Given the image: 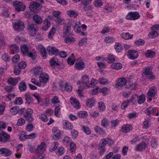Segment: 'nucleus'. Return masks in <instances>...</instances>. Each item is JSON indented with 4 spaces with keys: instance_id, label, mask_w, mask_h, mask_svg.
<instances>
[{
    "instance_id": "4c0bfd02",
    "label": "nucleus",
    "mask_w": 159,
    "mask_h": 159,
    "mask_svg": "<svg viewBox=\"0 0 159 159\" xmlns=\"http://www.w3.org/2000/svg\"><path fill=\"white\" fill-rule=\"evenodd\" d=\"M158 35V32L154 30H152V31L148 34L149 37L151 39L154 38L157 36Z\"/></svg>"
},
{
    "instance_id": "ddd939ff",
    "label": "nucleus",
    "mask_w": 159,
    "mask_h": 159,
    "mask_svg": "<svg viewBox=\"0 0 159 159\" xmlns=\"http://www.w3.org/2000/svg\"><path fill=\"white\" fill-rule=\"evenodd\" d=\"M47 50L51 55L53 54L57 55L59 53V50L54 47L49 46L47 48Z\"/></svg>"
},
{
    "instance_id": "5701e85b",
    "label": "nucleus",
    "mask_w": 159,
    "mask_h": 159,
    "mask_svg": "<svg viewBox=\"0 0 159 159\" xmlns=\"http://www.w3.org/2000/svg\"><path fill=\"white\" fill-rule=\"evenodd\" d=\"M51 25L50 21L47 19H45L43 21V25L42 28L43 30L46 31L48 30Z\"/></svg>"
},
{
    "instance_id": "a18cd8bd",
    "label": "nucleus",
    "mask_w": 159,
    "mask_h": 159,
    "mask_svg": "<svg viewBox=\"0 0 159 159\" xmlns=\"http://www.w3.org/2000/svg\"><path fill=\"white\" fill-rule=\"evenodd\" d=\"M65 152L64 148L62 147H59L57 149V151L56 152V155L58 156H60L63 155Z\"/></svg>"
},
{
    "instance_id": "ea45409f",
    "label": "nucleus",
    "mask_w": 159,
    "mask_h": 159,
    "mask_svg": "<svg viewBox=\"0 0 159 159\" xmlns=\"http://www.w3.org/2000/svg\"><path fill=\"white\" fill-rule=\"evenodd\" d=\"M42 69L41 67H38L34 68L33 72L36 75H41V74L42 73Z\"/></svg>"
},
{
    "instance_id": "c9c22d12",
    "label": "nucleus",
    "mask_w": 159,
    "mask_h": 159,
    "mask_svg": "<svg viewBox=\"0 0 159 159\" xmlns=\"http://www.w3.org/2000/svg\"><path fill=\"white\" fill-rule=\"evenodd\" d=\"M94 129L96 133L101 134H105V132L103 129L98 126H96L94 127Z\"/></svg>"
},
{
    "instance_id": "052dcab7",
    "label": "nucleus",
    "mask_w": 159,
    "mask_h": 159,
    "mask_svg": "<svg viewBox=\"0 0 159 159\" xmlns=\"http://www.w3.org/2000/svg\"><path fill=\"white\" fill-rule=\"evenodd\" d=\"M104 41L107 43H113L115 42L114 39L112 37L110 36L105 37Z\"/></svg>"
},
{
    "instance_id": "2eb2a0df",
    "label": "nucleus",
    "mask_w": 159,
    "mask_h": 159,
    "mask_svg": "<svg viewBox=\"0 0 159 159\" xmlns=\"http://www.w3.org/2000/svg\"><path fill=\"white\" fill-rule=\"evenodd\" d=\"M62 123L64 129H71L73 128L72 124L67 120H63Z\"/></svg>"
},
{
    "instance_id": "20e7f679",
    "label": "nucleus",
    "mask_w": 159,
    "mask_h": 159,
    "mask_svg": "<svg viewBox=\"0 0 159 159\" xmlns=\"http://www.w3.org/2000/svg\"><path fill=\"white\" fill-rule=\"evenodd\" d=\"M29 34L31 36H34L36 35L38 28L37 25L34 24H29L28 25Z\"/></svg>"
},
{
    "instance_id": "79ce46f5",
    "label": "nucleus",
    "mask_w": 159,
    "mask_h": 159,
    "mask_svg": "<svg viewBox=\"0 0 159 159\" xmlns=\"http://www.w3.org/2000/svg\"><path fill=\"white\" fill-rule=\"evenodd\" d=\"M105 146L103 145L101 143L98 145V149L100 150L99 154L100 155H103L105 151Z\"/></svg>"
},
{
    "instance_id": "f8f14e48",
    "label": "nucleus",
    "mask_w": 159,
    "mask_h": 159,
    "mask_svg": "<svg viewBox=\"0 0 159 159\" xmlns=\"http://www.w3.org/2000/svg\"><path fill=\"white\" fill-rule=\"evenodd\" d=\"M39 81L43 83H46L49 79V75L45 73H42L39 76Z\"/></svg>"
},
{
    "instance_id": "338daca9",
    "label": "nucleus",
    "mask_w": 159,
    "mask_h": 159,
    "mask_svg": "<svg viewBox=\"0 0 159 159\" xmlns=\"http://www.w3.org/2000/svg\"><path fill=\"white\" fill-rule=\"evenodd\" d=\"M151 143L152 147L156 148L157 146V140L155 139H152Z\"/></svg>"
},
{
    "instance_id": "a878e982",
    "label": "nucleus",
    "mask_w": 159,
    "mask_h": 159,
    "mask_svg": "<svg viewBox=\"0 0 159 159\" xmlns=\"http://www.w3.org/2000/svg\"><path fill=\"white\" fill-rule=\"evenodd\" d=\"M85 65L84 63L82 61L76 62L75 64V67L76 70H81L84 68Z\"/></svg>"
},
{
    "instance_id": "774afa93",
    "label": "nucleus",
    "mask_w": 159,
    "mask_h": 159,
    "mask_svg": "<svg viewBox=\"0 0 159 159\" xmlns=\"http://www.w3.org/2000/svg\"><path fill=\"white\" fill-rule=\"evenodd\" d=\"M60 108L59 106L56 107L54 109V115L57 117H59L60 116Z\"/></svg>"
},
{
    "instance_id": "9b49d317",
    "label": "nucleus",
    "mask_w": 159,
    "mask_h": 159,
    "mask_svg": "<svg viewBox=\"0 0 159 159\" xmlns=\"http://www.w3.org/2000/svg\"><path fill=\"white\" fill-rule=\"evenodd\" d=\"M0 154L2 156L8 157L11 156L12 152L10 150L6 148H0Z\"/></svg>"
},
{
    "instance_id": "69168bd1",
    "label": "nucleus",
    "mask_w": 159,
    "mask_h": 159,
    "mask_svg": "<svg viewBox=\"0 0 159 159\" xmlns=\"http://www.w3.org/2000/svg\"><path fill=\"white\" fill-rule=\"evenodd\" d=\"M26 66V62L24 61H21L18 64V67L20 69H24Z\"/></svg>"
},
{
    "instance_id": "c756f323",
    "label": "nucleus",
    "mask_w": 159,
    "mask_h": 159,
    "mask_svg": "<svg viewBox=\"0 0 159 159\" xmlns=\"http://www.w3.org/2000/svg\"><path fill=\"white\" fill-rule=\"evenodd\" d=\"M133 35H130L129 33H123L121 34V36L123 39L127 40L131 39L133 38Z\"/></svg>"
},
{
    "instance_id": "680f3d73",
    "label": "nucleus",
    "mask_w": 159,
    "mask_h": 159,
    "mask_svg": "<svg viewBox=\"0 0 159 159\" xmlns=\"http://www.w3.org/2000/svg\"><path fill=\"white\" fill-rule=\"evenodd\" d=\"M18 109V107L16 106L14 107L11 108L10 110V111L12 114L13 115H15L17 114Z\"/></svg>"
},
{
    "instance_id": "4468645a",
    "label": "nucleus",
    "mask_w": 159,
    "mask_h": 159,
    "mask_svg": "<svg viewBox=\"0 0 159 159\" xmlns=\"http://www.w3.org/2000/svg\"><path fill=\"white\" fill-rule=\"evenodd\" d=\"M147 146V145L146 143L142 142L139 143L136 146L135 150L137 151H143L145 150Z\"/></svg>"
},
{
    "instance_id": "49530a36",
    "label": "nucleus",
    "mask_w": 159,
    "mask_h": 159,
    "mask_svg": "<svg viewBox=\"0 0 159 159\" xmlns=\"http://www.w3.org/2000/svg\"><path fill=\"white\" fill-rule=\"evenodd\" d=\"M39 46L41 47L40 48V52L41 54V55L43 58L45 59L47 56L46 49L42 46L40 45Z\"/></svg>"
},
{
    "instance_id": "8fccbe9b",
    "label": "nucleus",
    "mask_w": 159,
    "mask_h": 159,
    "mask_svg": "<svg viewBox=\"0 0 159 159\" xmlns=\"http://www.w3.org/2000/svg\"><path fill=\"white\" fill-rule=\"evenodd\" d=\"M58 145L59 144L57 142H54V143L52 144V147H49V151L50 152H52L54 151L58 146Z\"/></svg>"
},
{
    "instance_id": "6e6552de",
    "label": "nucleus",
    "mask_w": 159,
    "mask_h": 159,
    "mask_svg": "<svg viewBox=\"0 0 159 159\" xmlns=\"http://www.w3.org/2000/svg\"><path fill=\"white\" fill-rule=\"evenodd\" d=\"M127 83V80L124 78H122L118 79L116 80V83L115 86L119 89H121Z\"/></svg>"
},
{
    "instance_id": "f257e3e1",
    "label": "nucleus",
    "mask_w": 159,
    "mask_h": 159,
    "mask_svg": "<svg viewBox=\"0 0 159 159\" xmlns=\"http://www.w3.org/2000/svg\"><path fill=\"white\" fill-rule=\"evenodd\" d=\"M152 68L150 66L146 67L143 68L142 74V76L147 78L150 81L155 79V75L152 73Z\"/></svg>"
},
{
    "instance_id": "6ab92c4d",
    "label": "nucleus",
    "mask_w": 159,
    "mask_h": 159,
    "mask_svg": "<svg viewBox=\"0 0 159 159\" xmlns=\"http://www.w3.org/2000/svg\"><path fill=\"white\" fill-rule=\"evenodd\" d=\"M20 80V77L13 78L10 77L7 80L8 84L13 86H15L18 83L19 80Z\"/></svg>"
},
{
    "instance_id": "dca6fc26",
    "label": "nucleus",
    "mask_w": 159,
    "mask_h": 159,
    "mask_svg": "<svg viewBox=\"0 0 159 159\" xmlns=\"http://www.w3.org/2000/svg\"><path fill=\"white\" fill-rule=\"evenodd\" d=\"M52 131L54 136L53 138L55 139H59L61 135V132L60 130L57 127H54L52 128Z\"/></svg>"
},
{
    "instance_id": "39448f33",
    "label": "nucleus",
    "mask_w": 159,
    "mask_h": 159,
    "mask_svg": "<svg viewBox=\"0 0 159 159\" xmlns=\"http://www.w3.org/2000/svg\"><path fill=\"white\" fill-rule=\"evenodd\" d=\"M13 4L16 11L18 12L24 11L25 8V6L23 2L19 1H15Z\"/></svg>"
},
{
    "instance_id": "cd10ccee",
    "label": "nucleus",
    "mask_w": 159,
    "mask_h": 159,
    "mask_svg": "<svg viewBox=\"0 0 159 159\" xmlns=\"http://www.w3.org/2000/svg\"><path fill=\"white\" fill-rule=\"evenodd\" d=\"M95 103V101L93 98L88 99L86 102V106L87 107L91 108L94 106Z\"/></svg>"
},
{
    "instance_id": "603ef678",
    "label": "nucleus",
    "mask_w": 159,
    "mask_h": 159,
    "mask_svg": "<svg viewBox=\"0 0 159 159\" xmlns=\"http://www.w3.org/2000/svg\"><path fill=\"white\" fill-rule=\"evenodd\" d=\"M77 115L80 118H85L88 116L87 113L85 111H80L78 112Z\"/></svg>"
},
{
    "instance_id": "72a5a7b5",
    "label": "nucleus",
    "mask_w": 159,
    "mask_h": 159,
    "mask_svg": "<svg viewBox=\"0 0 159 159\" xmlns=\"http://www.w3.org/2000/svg\"><path fill=\"white\" fill-rule=\"evenodd\" d=\"M20 50L24 55H27L28 54V48L26 45H23L21 47Z\"/></svg>"
},
{
    "instance_id": "9d476101",
    "label": "nucleus",
    "mask_w": 159,
    "mask_h": 159,
    "mask_svg": "<svg viewBox=\"0 0 159 159\" xmlns=\"http://www.w3.org/2000/svg\"><path fill=\"white\" fill-rule=\"evenodd\" d=\"M73 34H70L67 36H63L66 37L64 39V42L66 43L70 44L75 43V38L74 37Z\"/></svg>"
},
{
    "instance_id": "393cba45",
    "label": "nucleus",
    "mask_w": 159,
    "mask_h": 159,
    "mask_svg": "<svg viewBox=\"0 0 159 159\" xmlns=\"http://www.w3.org/2000/svg\"><path fill=\"white\" fill-rule=\"evenodd\" d=\"M59 86L61 90H64V89L68 92H70L72 90V87L70 84L66 83L64 87V85H62L61 84H60Z\"/></svg>"
},
{
    "instance_id": "5fc2aeb1",
    "label": "nucleus",
    "mask_w": 159,
    "mask_h": 159,
    "mask_svg": "<svg viewBox=\"0 0 159 159\" xmlns=\"http://www.w3.org/2000/svg\"><path fill=\"white\" fill-rule=\"evenodd\" d=\"M115 60V56L113 55L109 56L107 58L108 63H111L113 62Z\"/></svg>"
},
{
    "instance_id": "1a4fd4ad",
    "label": "nucleus",
    "mask_w": 159,
    "mask_h": 159,
    "mask_svg": "<svg viewBox=\"0 0 159 159\" xmlns=\"http://www.w3.org/2000/svg\"><path fill=\"white\" fill-rule=\"evenodd\" d=\"M127 56L130 59L134 60L137 58L139 56V53L137 51L130 50L128 51Z\"/></svg>"
},
{
    "instance_id": "aec40b11",
    "label": "nucleus",
    "mask_w": 159,
    "mask_h": 159,
    "mask_svg": "<svg viewBox=\"0 0 159 159\" xmlns=\"http://www.w3.org/2000/svg\"><path fill=\"white\" fill-rule=\"evenodd\" d=\"M157 111V110L155 107H150L147 108L145 111V113L148 115L154 114L155 112Z\"/></svg>"
},
{
    "instance_id": "423d86ee",
    "label": "nucleus",
    "mask_w": 159,
    "mask_h": 159,
    "mask_svg": "<svg viewBox=\"0 0 159 159\" xmlns=\"http://www.w3.org/2000/svg\"><path fill=\"white\" fill-rule=\"evenodd\" d=\"M140 16L139 12L137 11L130 12L126 16V18L127 20H135L140 18Z\"/></svg>"
},
{
    "instance_id": "a211bd4d",
    "label": "nucleus",
    "mask_w": 159,
    "mask_h": 159,
    "mask_svg": "<svg viewBox=\"0 0 159 159\" xmlns=\"http://www.w3.org/2000/svg\"><path fill=\"white\" fill-rule=\"evenodd\" d=\"M24 97L26 102V103L29 105L33 102L34 99L29 93H25Z\"/></svg>"
},
{
    "instance_id": "c03bdc74",
    "label": "nucleus",
    "mask_w": 159,
    "mask_h": 159,
    "mask_svg": "<svg viewBox=\"0 0 159 159\" xmlns=\"http://www.w3.org/2000/svg\"><path fill=\"white\" fill-rule=\"evenodd\" d=\"M98 108L99 111L100 112L104 111L106 109L104 103L103 102L100 101L98 102Z\"/></svg>"
},
{
    "instance_id": "0e129e2a",
    "label": "nucleus",
    "mask_w": 159,
    "mask_h": 159,
    "mask_svg": "<svg viewBox=\"0 0 159 159\" xmlns=\"http://www.w3.org/2000/svg\"><path fill=\"white\" fill-rule=\"evenodd\" d=\"M83 5V10L86 11H91L92 9L91 5H88V4L85 5L84 4H82Z\"/></svg>"
},
{
    "instance_id": "4be33fe9",
    "label": "nucleus",
    "mask_w": 159,
    "mask_h": 159,
    "mask_svg": "<svg viewBox=\"0 0 159 159\" xmlns=\"http://www.w3.org/2000/svg\"><path fill=\"white\" fill-rule=\"evenodd\" d=\"M9 48L10 49V53L12 54L18 53L19 51V47L16 44L11 45Z\"/></svg>"
},
{
    "instance_id": "c85d7f7f",
    "label": "nucleus",
    "mask_w": 159,
    "mask_h": 159,
    "mask_svg": "<svg viewBox=\"0 0 159 159\" xmlns=\"http://www.w3.org/2000/svg\"><path fill=\"white\" fill-rule=\"evenodd\" d=\"M98 81L100 84L102 85L109 84L110 83L109 81L107 79L103 77L99 78Z\"/></svg>"
},
{
    "instance_id": "473e14b6",
    "label": "nucleus",
    "mask_w": 159,
    "mask_h": 159,
    "mask_svg": "<svg viewBox=\"0 0 159 159\" xmlns=\"http://www.w3.org/2000/svg\"><path fill=\"white\" fill-rule=\"evenodd\" d=\"M33 19L35 22L38 24H40L42 22V19L41 17L37 15L34 16Z\"/></svg>"
},
{
    "instance_id": "f03ea898",
    "label": "nucleus",
    "mask_w": 159,
    "mask_h": 159,
    "mask_svg": "<svg viewBox=\"0 0 159 159\" xmlns=\"http://www.w3.org/2000/svg\"><path fill=\"white\" fill-rule=\"evenodd\" d=\"M89 77L86 75L83 76L82 78L81 81H79L77 82V84L79 87L78 90H82L84 89L89 88L90 87L89 85Z\"/></svg>"
},
{
    "instance_id": "6e6d98bb",
    "label": "nucleus",
    "mask_w": 159,
    "mask_h": 159,
    "mask_svg": "<svg viewBox=\"0 0 159 159\" xmlns=\"http://www.w3.org/2000/svg\"><path fill=\"white\" fill-rule=\"evenodd\" d=\"M45 149L43 145H41L39 147L35 150V152H37L40 154H42L44 151Z\"/></svg>"
},
{
    "instance_id": "7c9ffc66",
    "label": "nucleus",
    "mask_w": 159,
    "mask_h": 159,
    "mask_svg": "<svg viewBox=\"0 0 159 159\" xmlns=\"http://www.w3.org/2000/svg\"><path fill=\"white\" fill-rule=\"evenodd\" d=\"M19 88L20 92L25 91L27 89L25 83L22 81L19 84Z\"/></svg>"
},
{
    "instance_id": "bf43d9fd",
    "label": "nucleus",
    "mask_w": 159,
    "mask_h": 159,
    "mask_svg": "<svg viewBox=\"0 0 159 159\" xmlns=\"http://www.w3.org/2000/svg\"><path fill=\"white\" fill-rule=\"evenodd\" d=\"M68 14L70 17H75L78 15V13L76 11L70 10L67 11Z\"/></svg>"
},
{
    "instance_id": "f704fd0d",
    "label": "nucleus",
    "mask_w": 159,
    "mask_h": 159,
    "mask_svg": "<svg viewBox=\"0 0 159 159\" xmlns=\"http://www.w3.org/2000/svg\"><path fill=\"white\" fill-rule=\"evenodd\" d=\"M146 100L145 96L143 94L138 96V103L139 104H142L145 102Z\"/></svg>"
},
{
    "instance_id": "0eeeda50",
    "label": "nucleus",
    "mask_w": 159,
    "mask_h": 159,
    "mask_svg": "<svg viewBox=\"0 0 159 159\" xmlns=\"http://www.w3.org/2000/svg\"><path fill=\"white\" fill-rule=\"evenodd\" d=\"M29 8L32 12L35 13L38 11V9H40L41 7L39 3L32 2H30Z\"/></svg>"
},
{
    "instance_id": "4d7b16f0",
    "label": "nucleus",
    "mask_w": 159,
    "mask_h": 159,
    "mask_svg": "<svg viewBox=\"0 0 159 159\" xmlns=\"http://www.w3.org/2000/svg\"><path fill=\"white\" fill-rule=\"evenodd\" d=\"M101 125L104 127H106L109 125V122L107 119L106 118H103L101 121Z\"/></svg>"
},
{
    "instance_id": "b1692460",
    "label": "nucleus",
    "mask_w": 159,
    "mask_h": 159,
    "mask_svg": "<svg viewBox=\"0 0 159 159\" xmlns=\"http://www.w3.org/2000/svg\"><path fill=\"white\" fill-rule=\"evenodd\" d=\"M156 89L154 87H152L147 93V96L153 97L157 93Z\"/></svg>"
},
{
    "instance_id": "a19ab883",
    "label": "nucleus",
    "mask_w": 159,
    "mask_h": 159,
    "mask_svg": "<svg viewBox=\"0 0 159 159\" xmlns=\"http://www.w3.org/2000/svg\"><path fill=\"white\" fill-rule=\"evenodd\" d=\"M3 138V142L7 143L10 142V135L5 133L2 136Z\"/></svg>"
},
{
    "instance_id": "2f4dec72",
    "label": "nucleus",
    "mask_w": 159,
    "mask_h": 159,
    "mask_svg": "<svg viewBox=\"0 0 159 159\" xmlns=\"http://www.w3.org/2000/svg\"><path fill=\"white\" fill-rule=\"evenodd\" d=\"M114 48L116 51L118 53L121 52L123 49L121 44L119 43H117L115 44Z\"/></svg>"
},
{
    "instance_id": "f3484780",
    "label": "nucleus",
    "mask_w": 159,
    "mask_h": 159,
    "mask_svg": "<svg viewBox=\"0 0 159 159\" xmlns=\"http://www.w3.org/2000/svg\"><path fill=\"white\" fill-rule=\"evenodd\" d=\"M71 24H70L69 23L68 25H65L64 27V28L63 30V36H67L70 34H71V33H69V31H70L71 29Z\"/></svg>"
},
{
    "instance_id": "58836bf2",
    "label": "nucleus",
    "mask_w": 159,
    "mask_h": 159,
    "mask_svg": "<svg viewBox=\"0 0 159 159\" xmlns=\"http://www.w3.org/2000/svg\"><path fill=\"white\" fill-rule=\"evenodd\" d=\"M122 65L120 63H115L111 65V67L115 70H119L121 69L122 67Z\"/></svg>"
},
{
    "instance_id": "de8ad7c7",
    "label": "nucleus",
    "mask_w": 159,
    "mask_h": 159,
    "mask_svg": "<svg viewBox=\"0 0 159 159\" xmlns=\"http://www.w3.org/2000/svg\"><path fill=\"white\" fill-rule=\"evenodd\" d=\"M138 96L137 95H134L132 96L131 98L127 100V101L129 102V103H132L133 104H134L137 101H138Z\"/></svg>"
},
{
    "instance_id": "7ed1b4c3",
    "label": "nucleus",
    "mask_w": 159,
    "mask_h": 159,
    "mask_svg": "<svg viewBox=\"0 0 159 159\" xmlns=\"http://www.w3.org/2000/svg\"><path fill=\"white\" fill-rule=\"evenodd\" d=\"M13 24L14 29L17 32L22 31L25 28L23 23L20 20H16Z\"/></svg>"
},
{
    "instance_id": "864d4df0",
    "label": "nucleus",
    "mask_w": 159,
    "mask_h": 159,
    "mask_svg": "<svg viewBox=\"0 0 159 159\" xmlns=\"http://www.w3.org/2000/svg\"><path fill=\"white\" fill-rule=\"evenodd\" d=\"M14 104L20 105L23 103L22 98L21 97L16 98L14 102Z\"/></svg>"
},
{
    "instance_id": "e433bc0d",
    "label": "nucleus",
    "mask_w": 159,
    "mask_h": 159,
    "mask_svg": "<svg viewBox=\"0 0 159 159\" xmlns=\"http://www.w3.org/2000/svg\"><path fill=\"white\" fill-rule=\"evenodd\" d=\"M74 55L73 53L71 54V56L68 57L67 59L68 63L70 65H73L75 61L74 57L73 56Z\"/></svg>"
},
{
    "instance_id": "37998d69",
    "label": "nucleus",
    "mask_w": 159,
    "mask_h": 159,
    "mask_svg": "<svg viewBox=\"0 0 159 159\" xmlns=\"http://www.w3.org/2000/svg\"><path fill=\"white\" fill-rule=\"evenodd\" d=\"M76 148V144L73 142H70V150L72 154L75 153Z\"/></svg>"
},
{
    "instance_id": "412c9836",
    "label": "nucleus",
    "mask_w": 159,
    "mask_h": 159,
    "mask_svg": "<svg viewBox=\"0 0 159 159\" xmlns=\"http://www.w3.org/2000/svg\"><path fill=\"white\" fill-rule=\"evenodd\" d=\"M132 126L129 124L124 125L121 128V131L124 133L129 132L132 129Z\"/></svg>"
},
{
    "instance_id": "e2e57ef3",
    "label": "nucleus",
    "mask_w": 159,
    "mask_h": 159,
    "mask_svg": "<svg viewBox=\"0 0 159 159\" xmlns=\"http://www.w3.org/2000/svg\"><path fill=\"white\" fill-rule=\"evenodd\" d=\"M70 142H71L70 138L67 136L65 137L63 139V143L65 145H68L69 143H70Z\"/></svg>"
},
{
    "instance_id": "09e8293b",
    "label": "nucleus",
    "mask_w": 159,
    "mask_h": 159,
    "mask_svg": "<svg viewBox=\"0 0 159 159\" xmlns=\"http://www.w3.org/2000/svg\"><path fill=\"white\" fill-rule=\"evenodd\" d=\"M146 56L148 57L152 58L155 56V52L151 50H148L145 53Z\"/></svg>"
},
{
    "instance_id": "13d9d810",
    "label": "nucleus",
    "mask_w": 159,
    "mask_h": 159,
    "mask_svg": "<svg viewBox=\"0 0 159 159\" xmlns=\"http://www.w3.org/2000/svg\"><path fill=\"white\" fill-rule=\"evenodd\" d=\"M82 129L84 132L87 134H90L91 129L88 126H82Z\"/></svg>"
},
{
    "instance_id": "3c124183",
    "label": "nucleus",
    "mask_w": 159,
    "mask_h": 159,
    "mask_svg": "<svg viewBox=\"0 0 159 159\" xmlns=\"http://www.w3.org/2000/svg\"><path fill=\"white\" fill-rule=\"evenodd\" d=\"M56 23L59 25H62L65 23V20L63 19L59 16L55 19Z\"/></svg>"
},
{
    "instance_id": "bb28decb",
    "label": "nucleus",
    "mask_w": 159,
    "mask_h": 159,
    "mask_svg": "<svg viewBox=\"0 0 159 159\" xmlns=\"http://www.w3.org/2000/svg\"><path fill=\"white\" fill-rule=\"evenodd\" d=\"M70 102L73 107L76 109L80 107V103L76 98H70Z\"/></svg>"
}]
</instances>
